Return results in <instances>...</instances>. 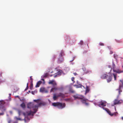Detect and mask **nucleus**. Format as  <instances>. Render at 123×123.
Instances as JSON below:
<instances>
[{
	"mask_svg": "<svg viewBox=\"0 0 123 123\" xmlns=\"http://www.w3.org/2000/svg\"><path fill=\"white\" fill-rule=\"evenodd\" d=\"M46 104V103L44 102H42L40 103H39L38 105H37V109H33V111H30V112L28 113V115H33V114L35 113L37 111V109H38V107H40L41 106H44Z\"/></svg>",
	"mask_w": 123,
	"mask_h": 123,
	"instance_id": "1",
	"label": "nucleus"
},
{
	"mask_svg": "<svg viewBox=\"0 0 123 123\" xmlns=\"http://www.w3.org/2000/svg\"><path fill=\"white\" fill-rule=\"evenodd\" d=\"M52 105L54 106L57 107L58 108L60 109H62L64 108L66 106L65 103L59 102L54 103L52 104Z\"/></svg>",
	"mask_w": 123,
	"mask_h": 123,
	"instance_id": "2",
	"label": "nucleus"
},
{
	"mask_svg": "<svg viewBox=\"0 0 123 123\" xmlns=\"http://www.w3.org/2000/svg\"><path fill=\"white\" fill-rule=\"evenodd\" d=\"M27 108H33V110L34 109H37V105H34L33 103L31 102L28 103L27 105Z\"/></svg>",
	"mask_w": 123,
	"mask_h": 123,
	"instance_id": "3",
	"label": "nucleus"
},
{
	"mask_svg": "<svg viewBox=\"0 0 123 123\" xmlns=\"http://www.w3.org/2000/svg\"><path fill=\"white\" fill-rule=\"evenodd\" d=\"M103 109L105 110L109 114V115L111 116L114 115L115 116H117L118 114L117 112H116L113 113H111L109 110L107 108H103Z\"/></svg>",
	"mask_w": 123,
	"mask_h": 123,
	"instance_id": "4",
	"label": "nucleus"
},
{
	"mask_svg": "<svg viewBox=\"0 0 123 123\" xmlns=\"http://www.w3.org/2000/svg\"><path fill=\"white\" fill-rule=\"evenodd\" d=\"M5 104V102L3 100L0 101V109L2 111H4L6 110L5 108L4 104Z\"/></svg>",
	"mask_w": 123,
	"mask_h": 123,
	"instance_id": "5",
	"label": "nucleus"
},
{
	"mask_svg": "<svg viewBox=\"0 0 123 123\" xmlns=\"http://www.w3.org/2000/svg\"><path fill=\"white\" fill-rule=\"evenodd\" d=\"M73 97L75 99H82L84 98V97L83 96L78 94L74 95L73 96Z\"/></svg>",
	"mask_w": 123,
	"mask_h": 123,
	"instance_id": "6",
	"label": "nucleus"
},
{
	"mask_svg": "<svg viewBox=\"0 0 123 123\" xmlns=\"http://www.w3.org/2000/svg\"><path fill=\"white\" fill-rule=\"evenodd\" d=\"M63 54V52L62 51H61L60 53L59 57L58 59V62L59 63L62 62L63 61V58L62 57Z\"/></svg>",
	"mask_w": 123,
	"mask_h": 123,
	"instance_id": "7",
	"label": "nucleus"
},
{
	"mask_svg": "<svg viewBox=\"0 0 123 123\" xmlns=\"http://www.w3.org/2000/svg\"><path fill=\"white\" fill-rule=\"evenodd\" d=\"M120 81L122 85L120 84L119 89L117 90H118V91L119 95L120 94V93L122 92V90L121 89V88L123 86V80H120Z\"/></svg>",
	"mask_w": 123,
	"mask_h": 123,
	"instance_id": "8",
	"label": "nucleus"
},
{
	"mask_svg": "<svg viewBox=\"0 0 123 123\" xmlns=\"http://www.w3.org/2000/svg\"><path fill=\"white\" fill-rule=\"evenodd\" d=\"M122 100H118L117 99H115L114 101V105L121 104L122 103Z\"/></svg>",
	"mask_w": 123,
	"mask_h": 123,
	"instance_id": "9",
	"label": "nucleus"
},
{
	"mask_svg": "<svg viewBox=\"0 0 123 123\" xmlns=\"http://www.w3.org/2000/svg\"><path fill=\"white\" fill-rule=\"evenodd\" d=\"M101 104H98V106L100 107H101V105L102 106V108L103 109V108H104V107L106 106V102L105 101H101Z\"/></svg>",
	"mask_w": 123,
	"mask_h": 123,
	"instance_id": "10",
	"label": "nucleus"
},
{
	"mask_svg": "<svg viewBox=\"0 0 123 123\" xmlns=\"http://www.w3.org/2000/svg\"><path fill=\"white\" fill-rule=\"evenodd\" d=\"M81 100V102L82 103L85 104L86 106H88L89 105V103L86 102V100H87V99L85 98H84V99Z\"/></svg>",
	"mask_w": 123,
	"mask_h": 123,
	"instance_id": "11",
	"label": "nucleus"
},
{
	"mask_svg": "<svg viewBox=\"0 0 123 123\" xmlns=\"http://www.w3.org/2000/svg\"><path fill=\"white\" fill-rule=\"evenodd\" d=\"M40 92H45V93H47L48 92V91L46 90L45 88L43 87L40 88Z\"/></svg>",
	"mask_w": 123,
	"mask_h": 123,
	"instance_id": "12",
	"label": "nucleus"
},
{
	"mask_svg": "<svg viewBox=\"0 0 123 123\" xmlns=\"http://www.w3.org/2000/svg\"><path fill=\"white\" fill-rule=\"evenodd\" d=\"M61 70L59 71L57 74H55L54 76V77L55 78L61 75Z\"/></svg>",
	"mask_w": 123,
	"mask_h": 123,
	"instance_id": "13",
	"label": "nucleus"
},
{
	"mask_svg": "<svg viewBox=\"0 0 123 123\" xmlns=\"http://www.w3.org/2000/svg\"><path fill=\"white\" fill-rule=\"evenodd\" d=\"M108 76V75L107 74H104L101 75V78L103 79H106L107 77Z\"/></svg>",
	"mask_w": 123,
	"mask_h": 123,
	"instance_id": "14",
	"label": "nucleus"
},
{
	"mask_svg": "<svg viewBox=\"0 0 123 123\" xmlns=\"http://www.w3.org/2000/svg\"><path fill=\"white\" fill-rule=\"evenodd\" d=\"M15 118L17 120H21L22 121L23 120H24L25 121V122H26V118H28L27 117H25L24 118V119H22L21 118H18V117H15Z\"/></svg>",
	"mask_w": 123,
	"mask_h": 123,
	"instance_id": "15",
	"label": "nucleus"
},
{
	"mask_svg": "<svg viewBox=\"0 0 123 123\" xmlns=\"http://www.w3.org/2000/svg\"><path fill=\"white\" fill-rule=\"evenodd\" d=\"M54 81V80H50L49 82V84H53L54 86H55L57 85V84L56 82H54L53 83Z\"/></svg>",
	"mask_w": 123,
	"mask_h": 123,
	"instance_id": "16",
	"label": "nucleus"
},
{
	"mask_svg": "<svg viewBox=\"0 0 123 123\" xmlns=\"http://www.w3.org/2000/svg\"><path fill=\"white\" fill-rule=\"evenodd\" d=\"M57 97H61L62 98H64L65 97V95L61 93H60L58 94L57 95Z\"/></svg>",
	"mask_w": 123,
	"mask_h": 123,
	"instance_id": "17",
	"label": "nucleus"
},
{
	"mask_svg": "<svg viewBox=\"0 0 123 123\" xmlns=\"http://www.w3.org/2000/svg\"><path fill=\"white\" fill-rule=\"evenodd\" d=\"M112 79V77L111 76H109L108 78L107 79V82L108 83L110 82L111 81Z\"/></svg>",
	"mask_w": 123,
	"mask_h": 123,
	"instance_id": "18",
	"label": "nucleus"
},
{
	"mask_svg": "<svg viewBox=\"0 0 123 123\" xmlns=\"http://www.w3.org/2000/svg\"><path fill=\"white\" fill-rule=\"evenodd\" d=\"M74 86H76L77 88H81L82 86H83L82 85L80 84H79L78 85H74Z\"/></svg>",
	"mask_w": 123,
	"mask_h": 123,
	"instance_id": "19",
	"label": "nucleus"
},
{
	"mask_svg": "<svg viewBox=\"0 0 123 123\" xmlns=\"http://www.w3.org/2000/svg\"><path fill=\"white\" fill-rule=\"evenodd\" d=\"M58 89L56 87H55L52 88L50 90V92H54V91H55Z\"/></svg>",
	"mask_w": 123,
	"mask_h": 123,
	"instance_id": "20",
	"label": "nucleus"
},
{
	"mask_svg": "<svg viewBox=\"0 0 123 123\" xmlns=\"http://www.w3.org/2000/svg\"><path fill=\"white\" fill-rule=\"evenodd\" d=\"M42 82L40 81H38L36 85V87H39V86L41 84Z\"/></svg>",
	"mask_w": 123,
	"mask_h": 123,
	"instance_id": "21",
	"label": "nucleus"
},
{
	"mask_svg": "<svg viewBox=\"0 0 123 123\" xmlns=\"http://www.w3.org/2000/svg\"><path fill=\"white\" fill-rule=\"evenodd\" d=\"M21 107L23 108H25V105L24 103L23 102L20 105Z\"/></svg>",
	"mask_w": 123,
	"mask_h": 123,
	"instance_id": "22",
	"label": "nucleus"
},
{
	"mask_svg": "<svg viewBox=\"0 0 123 123\" xmlns=\"http://www.w3.org/2000/svg\"><path fill=\"white\" fill-rule=\"evenodd\" d=\"M90 91V89L89 87L87 86H86V93H87L89 92Z\"/></svg>",
	"mask_w": 123,
	"mask_h": 123,
	"instance_id": "23",
	"label": "nucleus"
},
{
	"mask_svg": "<svg viewBox=\"0 0 123 123\" xmlns=\"http://www.w3.org/2000/svg\"><path fill=\"white\" fill-rule=\"evenodd\" d=\"M58 97H57V96H56V94H53V99L54 100H56L57 98Z\"/></svg>",
	"mask_w": 123,
	"mask_h": 123,
	"instance_id": "24",
	"label": "nucleus"
},
{
	"mask_svg": "<svg viewBox=\"0 0 123 123\" xmlns=\"http://www.w3.org/2000/svg\"><path fill=\"white\" fill-rule=\"evenodd\" d=\"M33 84L32 82H31L30 86V89H32L33 88Z\"/></svg>",
	"mask_w": 123,
	"mask_h": 123,
	"instance_id": "25",
	"label": "nucleus"
},
{
	"mask_svg": "<svg viewBox=\"0 0 123 123\" xmlns=\"http://www.w3.org/2000/svg\"><path fill=\"white\" fill-rule=\"evenodd\" d=\"M113 75L114 76L115 80H116L117 74L113 73Z\"/></svg>",
	"mask_w": 123,
	"mask_h": 123,
	"instance_id": "26",
	"label": "nucleus"
},
{
	"mask_svg": "<svg viewBox=\"0 0 123 123\" xmlns=\"http://www.w3.org/2000/svg\"><path fill=\"white\" fill-rule=\"evenodd\" d=\"M48 75V73H47L45 74L43 76V77H46Z\"/></svg>",
	"mask_w": 123,
	"mask_h": 123,
	"instance_id": "27",
	"label": "nucleus"
},
{
	"mask_svg": "<svg viewBox=\"0 0 123 123\" xmlns=\"http://www.w3.org/2000/svg\"><path fill=\"white\" fill-rule=\"evenodd\" d=\"M108 67L110 69V72H111L112 70V68H111V66L110 65L108 66Z\"/></svg>",
	"mask_w": 123,
	"mask_h": 123,
	"instance_id": "28",
	"label": "nucleus"
},
{
	"mask_svg": "<svg viewBox=\"0 0 123 123\" xmlns=\"http://www.w3.org/2000/svg\"><path fill=\"white\" fill-rule=\"evenodd\" d=\"M32 77V76H31L30 77V80L31 81V82H33V79Z\"/></svg>",
	"mask_w": 123,
	"mask_h": 123,
	"instance_id": "29",
	"label": "nucleus"
},
{
	"mask_svg": "<svg viewBox=\"0 0 123 123\" xmlns=\"http://www.w3.org/2000/svg\"><path fill=\"white\" fill-rule=\"evenodd\" d=\"M83 43V41H80V44L81 45H82Z\"/></svg>",
	"mask_w": 123,
	"mask_h": 123,
	"instance_id": "30",
	"label": "nucleus"
},
{
	"mask_svg": "<svg viewBox=\"0 0 123 123\" xmlns=\"http://www.w3.org/2000/svg\"><path fill=\"white\" fill-rule=\"evenodd\" d=\"M99 45L100 46H104V44L101 43H99Z\"/></svg>",
	"mask_w": 123,
	"mask_h": 123,
	"instance_id": "31",
	"label": "nucleus"
},
{
	"mask_svg": "<svg viewBox=\"0 0 123 123\" xmlns=\"http://www.w3.org/2000/svg\"><path fill=\"white\" fill-rule=\"evenodd\" d=\"M117 56L116 55L114 54V57L115 58H116Z\"/></svg>",
	"mask_w": 123,
	"mask_h": 123,
	"instance_id": "32",
	"label": "nucleus"
},
{
	"mask_svg": "<svg viewBox=\"0 0 123 123\" xmlns=\"http://www.w3.org/2000/svg\"><path fill=\"white\" fill-rule=\"evenodd\" d=\"M29 87L28 86H26V88L25 89V91H26L28 89Z\"/></svg>",
	"mask_w": 123,
	"mask_h": 123,
	"instance_id": "33",
	"label": "nucleus"
},
{
	"mask_svg": "<svg viewBox=\"0 0 123 123\" xmlns=\"http://www.w3.org/2000/svg\"><path fill=\"white\" fill-rule=\"evenodd\" d=\"M71 80L72 81H74V77H72L71 78Z\"/></svg>",
	"mask_w": 123,
	"mask_h": 123,
	"instance_id": "34",
	"label": "nucleus"
},
{
	"mask_svg": "<svg viewBox=\"0 0 123 123\" xmlns=\"http://www.w3.org/2000/svg\"><path fill=\"white\" fill-rule=\"evenodd\" d=\"M73 74L74 75H78V74L76 73H74Z\"/></svg>",
	"mask_w": 123,
	"mask_h": 123,
	"instance_id": "35",
	"label": "nucleus"
},
{
	"mask_svg": "<svg viewBox=\"0 0 123 123\" xmlns=\"http://www.w3.org/2000/svg\"><path fill=\"white\" fill-rule=\"evenodd\" d=\"M4 114V113H0V115H3Z\"/></svg>",
	"mask_w": 123,
	"mask_h": 123,
	"instance_id": "36",
	"label": "nucleus"
},
{
	"mask_svg": "<svg viewBox=\"0 0 123 123\" xmlns=\"http://www.w3.org/2000/svg\"><path fill=\"white\" fill-rule=\"evenodd\" d=\"M82 69L83 71H85L86 70V69L85 68H82Z\"/></svg>",
	"mask_w": 123,
	"mask_h": 123,
	"instance_id": "37",
	"label": "nucleus"
},
{
	"mask_svg": "<svg viewBox=\"0 0 123 123\" xmlns=\"http://www.w3.org/2000/svg\"><path fill=\"white\" fill-rule=\"evenodd\" d=\"M21 112V111H18V113H19V115H20V113Z\"/></svg>",
	"mask_w": 123,
	"mask_h": 123,
	"instance_id": "38",
	"label": "nucleus"
},
{
	"mask_svg": "<svg viewBox=\"0 0 123 123\" xmlns=\"http://www.w3.org/2000/svg\"><path fill=\"white\" fill-rule=\"evenodd\" d=\"M34 101L36 102H37V100H34Z\"/></svg>",
	"mask_w": 123,
	"mask_h": 123,
	"instance_id": "39",
	"label": "nucleus"
},
{
	"mask_svg": "<svg viewBox=\"0 0 123 123\" xmlns=\"http://www.w3.org/2000/svg\"><path fill=\"white\" fill-rule=\"evenodd\" d=\"M2 73L1 72L0 73V77L2 76Z\"/></svg>",
	"mask_w": 123,
	"mask_h": 123,
	"instance_id": "40",
	"label": "nucleus"
},
{
	"mask_svg": "<svg viewBox=\"0 0 123 123\" xmlns=\"http://www.w3.org/2000/svg\"><path fill=\"white\" fill-rule=\"evenodd\" d=\"M113 53V52L112 51H110V54H112Z\"/></svg>",
	"mask_w": 123,
	"mask_h": 123,
	"instance_id": "41",
	"label": "nucleus"
},
{
	"mask_svg": "<svg viewBox=\"0 0 123 123\" xmlns=\"http://www.w3.org/2000/svg\"><path fill=\"white\" fill-rule=\"evenodd\" d=\"M121 119L122 120H123V117H121Z\"/></svg>",
	"mask_w": 123,
	"mask_h": 123,
	"instance_id": "42",
	"label": "nucleus"
},
{
	"mask_svg": "<svg viewBox=\"0 0 123 123\" xmlns=\"http://www.w3.org/2000/svg\"><path fill=\"white\" fill-rule=\"evenodd\" d=\"M11 122V121H8V123H10Z\"/></svg>",
	"mask_w": 123,
	"mask_h": 123,
	"instance_id": "43",
	"label": "nucleus"
},
{
	"mask_svg": "<svg viewBox=\"0 0 123 123\" xmlns=\"http://www.w3.org/2000/svg\"><path fill=\"white\" fill-rule=\"evenodd\" d=\"M87 52L86 51H85L84 52V53L85 54V53H86Z\"/></svg>",
	"mask_w": 123,
	"mask_h": 123,
	"instance_id": "44",
	"label": "nucleus"
},
{
	"mask_svg": "<svg viewBox=\"0 0 123 123\" xmlns=\"http://www.w3.org/2000/svg\"><path fill=\"white\" fill-rule=\"evenodd\" d=\"M27 86H28V83H27Z\"/></svg>",
	"mask_w": 123,
	"mask_h": 123,
	"instance_id": "45",
	"label": "nucleus"
},
{
	"mask_svg": "<svg viewBox=\"0 0 123 123\" xmlns=\"http://www.w3.org/2000/svg\"><path fill=\"white\" fill-rule=\"evenodd\" d=\"M28 92H29V93H30V92H31V91H28Z\"/></svg>",
	"mask_w": 123,
	"mask_h": 123,
	"instance_id": "46",
	"label": "nucleus"
},
{
	"mask_svg": "<svg viewBox=\"0 0 123 123\" xmlns=\"http://www.w3.org/2000/svg\"><path fill=\"white\" fill-rule=\"evenodd\" d=\"M42 80H44V79H42Z\"/></svg>",
	"mask_w": 123,
	"mask_h": 123,
	"instance_id": "47",
	"label": "nucleus"
},
{
	"mask_svg": "<svg viewBox=\"0 0 123 123\" xmlns=\"http://www.w3.org/2000/svg\"><path fill=\"white\" fill-rule=\"evenodd\" d=\"M115 110L116 111V107H115Z\"/></svg>",
	"mask_w": 123,
	"mask_h": 123,
	"instance_id": "48",
	"label": "nucleus"
},
{
	"mask_svg": "<svg viewBox=\"0 0 123 123\" xmlns=\"http://www.w3.org/2000/svg\"><path fill=\"white\" fill-rule=\"evenodd\" d=\"M32 94H33V92H32Z\"/></svg>",
	"mask_w": 123,
	"mask_h": 123,
	"instance_id": "49",
	"label": "nucleus"
},
{
	"mask_svg": "<svg viewBox=\"0 0 123 123\" xmlns=\"http://www.w3.org/2000/svg\"><path fill=\"white\" fill-rule=\"evenodd\" d=\"M32 94H33V92H32Z\"/></svg>",
	"mask_w": 123,
	"mask_h": 123,
	"instance_id": "50",
	"label": "nucleus"
},
{
	"mask_svg": "<svg viewBox=\"0 0 123 123\" xmlns=\"http://www.w3.org/2000/svg\"><path fill=\"white\" fill-rule=\"evenodd\" d=\"M24 114L25 115V113H24Z\"/></svg>",
	"mask_w": 123,
	"mask_h": 123,
	"instance_id": "51",
	"label": "nucleus"
}]
</instances>
